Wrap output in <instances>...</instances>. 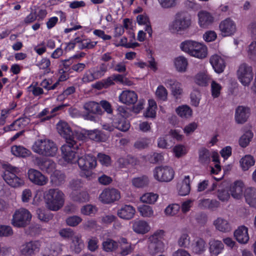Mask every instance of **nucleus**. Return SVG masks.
<instances>
[{
  "label": "nucleus",
  "instance_id": "nucleus-33",
  "mask_svg": "<svg viewBox=\"0 0 256 256\" xmlns=\"http://www.w3.org/2000/svg\"><path fill=\"white\" fill-rule=\"evenodd\" d=\"M209 250L212 256H217L222 252L224 245L221 241L218 240H211L209 242Z\"/></svg>",
  "mask_w": 256,
  "mask_h": 256
},
{
  "label": "nucleus",
  "instance_id": "nucleus-45",
  "mask_svg": "<svg viewBox=\"0 0 256 256\" xmlns=\"http://www.w3.org/2000/svg\"><path fill=\"white\" fill-rule=\"evenodd\" d=\"M254 157L251 155H246L240 160L242 168L244 170H248L250 166L254 165Z\"/></svg>",
  "mask_w": 256,
  "mask_h": 256
},
{
  "label": "nucleus",
  "instance_id": "nucleus-47",
  "mask_svg": "<svg viewBox=\"0 0 256 256\" xmlns=\"http://www.w3.org/2000/svg\"><path fill=\"white\" fill-rule=\"evenodd\" d=\"M210 80V76L204 72L198 74L195 78L196 82L200 86H206Z\"/></svg>",
  "mask_w": 256,
  "mask_h": 256
},
{
  "label": "nucleus",
  "instance_id": "nucleus-60",
  "mask_svg": "<svg viewBox=\"0 0 256 256\" xmlns=\"http://www.w3.org/2000/svg\"><path fill=\"white\" fill-rule=\"evenodd\" d=\"M12 234L13 231L10 226L0 225V236H9Z\"/></svg>",
  "mask_w": 256,
  "mask_h": 256
},
{
  "label": "nucleus",
  "instance_id": "nucleus-1",
  "mask_svg": "<svg viewBox=\"0 0 256 256\" xmlns=\"http://www.w3.org/2000/svg\"><path fill=\"white\" fill-rule=\"evenodd\" d=\"M61 150L64 160L72 164L76 162L78 155H82L86 152L83 140L66 143L61 147Z\"/></svg>",
  "mask_w": 256,
  "mask_h": 256
},
{
  "label": "nucleus",
  "instance_id": "nucleus-3",
  "mask_svg": "<svg viewBox=\"0 0 256 256\" xmlns=\"http://www.w3.org/2000/svg\"><path fill=\"white\" fill-rule=\"evenodd\" d=\"M20 170L19 168L8 164L6 165L2 178L11 187L14 188L22 187L24 184V180L20 176Z\"/></svg>",
  "mask_w": 256,
  "mask_h": 256
},
{
  "label": "nucleus",
  "instance_id": "nucleus-20",
  "mask_svg": "<svg viewBox=\"0 0 256 256\" xmlns=\"http://www.w3.org/2000/svg\"><path fill=\"white\" fill-rule=\"evenodd\" d=\"M250 114L249 108L240 106L237 107L235 112V120L238 124H244L246 122Z\"/></svg>",
  "mask_w": 256,
  "mask_h": 256
},
{
  "label": "nucleus",
  "instance_id": "nucleus-4",
  "mask_svg": "<svg viewBox=\"0 0 256 256\" xmlns=\"http://www.w3.org/2000/svg\"><path fill=\"white\" fill-rule=\"evenodd\" d=\"M181 50L190 56L204 58L207 56V48L201 43L191 40H186L180 44Z\"/></svg>",
  "mask_w": 256,
  "mask_h": 256
},
{
  "label": "nucleus",
  "instance_id": "nucleus-29",
  "mask_svg": "<svg viewBox=\"0 0 256 256\" xmlns=\"http://www.w3.org/2000/svg\"><path fill=\"white\" fill-rule=\"evenodd\" d=\"M115 128L122 132L127 131L130 124L128 120L124 116H116L112 120V123Z\"/></svg>",
  "mask_w": 256,
  "mask_h": 256
},
{
  "label": "nucleus",
  "instance_id": "nucleus-25",
  "mask_svg": "<svg viewBox=\"0 0 256 256\" xmlns=\"http://www.w3.org/2000/svg\"><path fill=\"white\" fill-rule=\"evenodd\" d=\"M134 208L130 205H124L117 212L118 216L121 218L129 220L133 218L135 214Z\"/></svg>",
  "mask_w": 256,
  "mask_h": 256
},
{
  "label": "nucleus",
  "instance_id": "nucleus-14",
  "mask_svg": "<svg viewBox=\"0 0 256 256\" xmlns=\"http://www.w3.org/2000/svg\"><path fill=\"white\" fill-rule=\"evenodd\" d=\"M120 198V192L115 188H105L99 196L100 200L104 204H110Z\"/></svg>",
  "mask_w": 256,
  "mask_h": 256
},
{
  "label": "nucleus",
  "instance_id": "nucleus-52",
  "mask_svg": "<svg viewBox=\"0 0 256 256\" xmlns=\"http://www.w3.org/2000/svg\"><path fill=\"white\" fill-rule=\"evenodd\" d=\"M178 245L182 248H188L190 245V237L187 234H181L178 240Z\"/></svg>",
  "mask_w": 256,
  "mask_h": 256
},
{
  "label": "nucleus",
  "instance_id": "nucleus-2",
  "mask_svg": "<svg viewBox=\"0 0 256 256\" xmlns=\"http://www.w3.org/2000/svg\"><path fill=\"white\" fill-rule=\"evenodd\" d=\"M33 152L39 155L46 157L54 156L58 152L56 144L48 139L37 140L32 146Z\"/></svg>",
  "mask_w": 256,
  "mask_h": 256
},
{
  "label": "nucleus",
  "instance_id": "nucleus-32",
  "mask_svg": "<svg viewBox=\"0 0 256 256\" xmlns=\"http://www.w3.org/2000/svg\"><path fill=\"white\" fill-rule=\"evenodd\" d=\"M12 154L17 157L26 158L30 156L31 152L23 146L14 145L11 147Z\"/></svg>",
  "mask_w": 256,
  "mask_h": 256
},
{
  "label": "nucleus",
  "instance_id": "nucleus-27",
  "mask_svg": "<svg viewBox=\"0 0 256 256\" xmlns=\"http://www.w3.org/2000/svg\"><path fill=\"white\" fill-rule=\"evenodd\" d=\"M114 60H112V64L110 66L108 64L102 62L98 66L94 68L92 71L96 80H98L104 76L106 72L109 68H112L114 66Z\"/></svg>",
  "mask_w": 256,
  "mask_h": 256
},
{
  "label": "nucleus",
  "instance_id": "nucleus-13",
  "mask_svg": "<svg viewBox=\"0 0 256 256\" xmlns=\"http://www.w3.org/2000/svg\"><path fill=\"white\" fill-rule=\"evenodd\" d=\"M238 78L244 86H248L253 78L252 66L246 63L241 64L237 72Z\"/></svg>",
  "mask_w": 256,
  "mask_h": 256
},
{
  "label": "nucleus",
  "instance_id": "nucleus-55",
  "mask_svg": "<svg viewBox=\"0 0 256 256\" xmlns=\"http://www.w3.org/2000/svg\"><path fill=\"white\" fill-rule=\"evenodd\" d=\"M178 0H158L160 6L164 8H170L177 5Z\"/></svg>",
  "mask_w": 256,
  "mask_h": 256
},
{
  "label": "nucleus",
  "instance_id": "nucleus-31",
  "mask_svg": "<svg viewBox=\"0 0 256 256\" xmlns=\"http://www.w3.org/2000/svg\"><path fill=\"white\" fill-rule=\"evenodd\" d=\"M210 62L215 72L217 73L223 72L224 70V60L218 55H214L210 58Z\"/></svg>",
  "mask_w": 256,
  "mask_h": 256
},
{
  "label": "nucleus",
  "instance_id": "nucleus-49",
  "mask_svg": "<svg viewBox=\"0 0 256 256\" xmlns=\"http://www.w3.org/2000/svg\"><path fill=\"white\" fill-rule=\"evenodd\" d=\"M158 196L152 192L146 193L140 197V201L144 203L154 204L158 200Z\"/></svg>",
  "mask_w": 256,
  "mask_h": 256
},
{
  "label": "nucleus",
  "instance_id": "nucleus-53",
  "mask_svg": "<svg viewBox=\"0 0 256 256\" xmlns=\"http://www.w3.org/2000/svg\"><path fill=\"white\" fill-rule=\"evenodd\" d=\"M156 95L160 100L165 101L167 100L168 91L164 86L160 85L156 90Z\"/></svg>",
  "mask_w": 256,
  "mask_h": 256
},
{
  "label": "nucleus",
  "instance_id": "nucleus-59",
  "mask_svg": "<svg viewBox=\"0 0 256 256\" xmlns=\"http://www.w3.org/2000/svg\"><path fill=\"white\" fill-rule=\"evenodd\" d=\"M222 89V86L220 84L214 80H212L211 84L212 94L214 98H218Z\"/></svg>",
  "mask_w": 256,
  "mask_h": 256
},
{
  "label": "nucleus",
  "instance_id": "nucleus-57",
  "mask_svg": "<svg viewBox=\"0 0 256 256\" xmlns=\"http://www.w3.org/2000/svg\"><path fill=\"white\" fill-rule=\"evenodd\" d=\"M200 99V93L199 91L194 90L190 94L192 104L196 107L198 106Z\"/></svg>",
  "mask_w": 256,
  "mask_h": 256
},
{
  "label": "nucleus",
  "instance_id": "nucleus-48",
  "mask_svg": "<svg viewBox=\"0 0 256 256\" xmlns=\"http://www.w3.org/2000/svg\"><path fill=\"white\" fill-rule=\"evenodd\" d=\"M140 214L146 218H150L154 216V210L152 208L148 205L142 204L138 207Z\"/></svg>",
  "mask_w": 256,
  "mask_h": 256
},
{
  "label": "nucleus",
  "instance_id": "nucleus-36",
  "mask_svg": "<svg viewBox=\"0 0 256 256\" xmlns=\"http://www.w3.org/2000/svg\"><path fill=\"white\" fill-rule=\"evenodd\" d=\"M118 242L112 239L106 238L102 243V248L106 252H112L118 247Z\"/></svg>",
  "mask_w": 256,
  "mask_h": 256
},
{
  "label": "nucleus",
  "instance_id": "nucleus-10",
  "mask_svg": "<svg viewBox=\"0 0 256 256\" xmlns=\"http://www.w3.org/2000/svg\"><path fill=\"white\" fill-rule=\"evenodd\" d=\"M80 169L84 171V174L86 177L90 179L92 172L90 170L95 168L96 165V158L92 154L78 155L76 161Z\"/></svg>",
  "mask_w": 256,
  "mask_h": 256
},
{
  "label": "nucleus",
  "instance_id": "nucleus-43",
  "mask_svg": "<svg viewBox=\"0 0 256 256\" xmlns=\"http://www.w3.org/2000/svg\"><path fill=\"white\" fill-rule=\"evenodd\" d=\"M137 22L139 24H145V31H146L150 37L152 36V30L150 22H148V18L145 16L140 14L136 18Z\"/></svg>",
  "mask_w": 256,
  "mask_h": 256
},
{
  "label": "nucleus",
  "instance_id": "nucleus-26",
  "mask_svg": "<svg viewBox=\"0 0 256 256\" xmlns=\"http://www.w3.org/2000/svg\"><path fill=\"white\" fill-rule=\"evenodd\" d=\"M62 250V244L58 242H54L45 248L42 256H58Z\"/></svg>",
  "mask_w": 256,
  "mask_h": 256
},
{
  "label": "nucleus",
  "instance_id": "nucleus-63",
  "mask_svg": "<svg viewBox=\"0 0 256 256\" xmlns=\"http://www.w3.org/2000/svg\"><path fill=\"white\" fill-rule=\"evenodd\" d=\"M60 235L64 238H70L72 240L74 236L76 235L74 234V232L70 228H63L60 230Z\"/></svg>",
  "mask_w": 256,
  "mask_h": 256
},
{
  "label": "nucleus",
  "instance_id": "nucleus-7",
  "mask_svg": "<svg viewBox=\"0 0 256 256\" xmlns=\"http://www.w3.org/2000/svg\"><path fill=\"white\" fill-rule=\"evenodd\" d=\"M164 234L163 230H158L148 238V252L152 256L164 252V244L162 241Z\"/></svg>",
  "mask_w": 256,
  "mask_h": 256
},
{
  "label": "nucleus",
  "instance_id": "nucleus-51",
  "mask_svg": "<svg viewBox=\"0 0 256 256\" xmlns=\"http://www.w3.org/2000/svg\"><path fill=\"white\" fill-rule=\"evenodd\" d=\"M253 134L250 131L246 132L239 140V144L242 148H246L250 143Z\"/></svg>",
  "mask_w": 256,
  "mask_h": 256
},
{
  "label": "nucleus",
  "instance_id": "nucleus-44",
  "mask_svg": "<svg viewBox=\"0 0 256 256\" xmlns=\"http://www.w3.org/2000/svg\"><path fill=\"white\" fill-rule=\"evenodd\" d=\"M174 65L178 71L185 72L188 66L187 60L183 56H180L175 59Z\"/></svg>",
  "mask_w": 256,
  "mask_h": 256
},
{
  "label": "nucleus",
  "instance_id": "nucleus-22",
  "mask_svg": "<svg viewBox=\"0 0 256 256\" xmlns=\"http://www.w3.org/2000/svg\"><path fill=\"white\" fill-rule=\"evenodd\" d=\"M234 236L240 244H246L249 240L248 228L244 226H241L234 232Z\"/></svg>",
  "mask_w": 256,
  "mask_h": 256
},
{
  "label": "nucleus",
  "instance_id": "nucleus-12",
  "mask_svg": "<svg viewBox=\"0 0 256 256\" xmlns=\"http://www.w3.org/2000/svg\"><path fill=\"white\" fill-rule=\"evenodd\" d=\"M174 170L168 166H157L154 170V178L160 182H170L174 178Z\"/></svg>",
  "mask_w": 256,
  "mask_h": 256
},
{
  "label": "nucleus",
  "instance_id": "nucleus-21",
  "mask_svg": "<svg viewBox=\"0 0 256 256\" xmlns=\"http://www.w3.org/2000/svg\"><path fill=\"white\" fill-rule=\"evenodd\" d=\"M120 102L127 105L134 104L138 101V95L132 90H124L119 96Z\"/></svg>",
  "mask_w": 256,
  "mask_h": 256
},
{
  "label": "nucleus",
  "instance_id": "nucleus-64",
  "mask_svg": "<svg viewBox=\"0 0 256 256\" xmlns=\"http://www.w3.org/2000/svg\"><path fill=\"white\" fill-rule=\"evenodd\" d=\"M174 152L176 155V156L178 158H180L186 153V150L184 146L178 144L176 146L174 149Z\"/></svg>",
  "mask_w": 256,
  "mask_h": 256
},
{
  "label": "nucleus",
  "instance_id": "nucleus-17",
  "mask_svg": "<svg viewBox=\"0 0 256 256\" xmlns=\"http://www.w3.org/2000/svg\"><path fill=\"white\" fill-rule=\"evenodd\" d=\"M166 86L171 91L172 94L178 100L181 98L183 94V88L181 83L175 79L168 78L164 82Z\"/></svg>",
  "mask_w": 256,
  "mask_h": 256
},
{
  "label": "nucleus",
  "instance_id": "nucleus-34",
  "mask_svg": "<svg viewBox=\"0 0 256 256\" xmlns=\"http://www.w3.org/2000/svg\"><path fill=\"white\" fill-rule=\"evenodd\" d=\"M219 206L220 202L215 200L206 198L199 200L198 206L202 209H209L214 210Z\"/></svg>",
  "mask_w": 256,
  "mask_h": 256
},
{
  "label": "nucleus",
  "instance_id": "nucleus-35",
  "mask_svg": "<svg viewBox=\"0 0 256 256\" xmlns=\"http://www.w3.org/2000/svg\"><path fill=\"white\" fill-rule=\"evenodd\" d=\"M84 108L87 112L98 114H102L100 106L94 102H89L86 103L84 106Z\"/></svg>",
  "mask_w": 256,
  "mask_h": 256
},
{
  "label": "nucleus",
  "instance_id": "nucleus-46",
  "mask_svg": "<svg viewBox=\"0 0 256 256\" xmlns=\"http://www.w3.org/2000/svg\"><path fill=\"white\" fill-rule=\"evenodd\" d=\"M236 31V26L230 18L225 20V36L233 34Z\"/></svg>",
  "mask_w": 256,
  "mask_h": 256
},
{
  "label": "nucleus",
  "instance_id": "nucleus-38",
  "mask_svg": "<svg viewBox=\"0 0 256 256\" xmlns=\"http://www.w3.org/2000/svg\"><path fill=\"white\" fill-rule=\"evenodd\" d=\"M51 182L56 186H59L63 184L65 181L66 176L60 171L55 170L51 174Z\"/></svg>",
  "mask_w": 256,
  "mask_h": 256
},
{
  "label": "nucleus",
  "instance_id": "nucleus-39",
  "mask_svg": "<svg viewBox=\"0 0 256 256\" xmlns=\"http://www.w3.org/2000/svg\"><path fill=\"white\" fill-rule=\"evenodd\" d=\"M132 185L138 188H142L148 185L150 180L148 176L143 175L134 178L132 180Z\"/></svg>",
  "mask_w": 256,
  "mask_h": 256
},
{
  "label": "nucleus",
  "instance_id": "nucleus-23",
  "mask_svg": "<svg viewBox=\"0 0 256 256\" xmlns=\"http://www.w3.org/2000/svg\"><path fill=\"white\" fill-rule=\"evenodd\" d=\"M198 24L201 28H207L214 22V17L212 14L206 10L200 11L198 12Z\"/></svg>",
  "mask_w": 256,
  "mask_h": 256
},
{
  "label": "nucleus",
  "instance_id": "nucleus-6",
  "mask_svg": "<svg viewBox=\"0 0 256 256\" xmlns=\"http://www.w3.org/2000/svg\"><path fill=\"white\" fill-rule=\"evenodd\" d=\"M64 194L58 188L50 189L45 196V200L48 209L56 211L60 210L64 204Z\"/></svg>",
  "mask_w": 256,
  "mask_h": 256
},
{
  "label": "nucleus",
  "instance_id": "nucleus-41",
  "mask_svg": "<svg viewBox=\"0 0 256 256\" xmlns=\"http://www.w3.org/2000/svg\"><path fill=\"white\" fill-rule=\"evenodd\" d=\"M71 198L74 201L84 202L88 200V194L84 191H74L71 194Z\"/></svg>",
  "mask_w": 256,
  "mask_h": 256
},
{
  "label": "nucleus",
  "instance_id": "nucleus-28",
  "mask_svg": "<svg viewBox=\"0 0 256 256\" xmlns=\"http://www.w3.org/2000/svg\"><path fill=\"white\" fill-rule=\"evenodd\" d=\"M244 197L246 202L251 207L256 208V189L248 188L245 190Z\"/></svg>",
  "mask_w": 256,
  "mask_h": 256
},
{
  "label": "nucleus",
  "instance_id": "nucleus-37",
  "mask_svg": "<svg viewBox=\"0 0 256 256\" xmlns=\"http://www.w3.org/2000/svg\"><path fill=\"white\" fill-rule=\"evenodd\" d=\"M84 247V244L81 239V236L79 234H77L74 236L72 240V244L70 246L71 250L75 253L78 254L82 251Z\"/></svg>",
  "mask_w": 256,
  "mask_h": 256
},
{
  "label": "nucleus",
  "instance_id": "nucleus-40",
  "mask_svg": "<svg viewBox=\"0 0 256 256\" xmlns=\"http://www.w3.org/2000/svg\"><path fill=\"white\" fill-rule=\"evenodd\" d=\"M190 190V180L188 176H185L178 190V194L182 196L188 195Z\"/></svg>",
  "mask_w": 256,
  "mask_h": 256
},
{
  "label": "nucleus",
  "instance_id": "nucleus-15",
  "mask_svg": "<svg viewBox=\"0 0 256 256\" xmlns=\"http://www.w3.org/2000/svg\"><path fill=\"white\" fill-rule=\"evenodd\" d=\"M35 164L42 171L50 174L56 170V164L49 158L37 157Z\"/></svg>",
  "mask_w": 256,
  "mask_h": 256
},
{
  "label": "nucleus",
  "instance_id": "nucleus-11",
  "mask_svg": "<svg viewBox=\"0 0 256 256\" xmlns=\"http://www.w3.org/2000/svg\"><path fill=\"white\" fill-rule=\"evenodd\" d=\"M32 214L26 209L20 208L16 210L12 216V224L13 226L22 228L26 226L31 220Z\"/></svg>",
  "mask_w": 256,
  "mask_h": 256
},
{
  "label": "nucleus",
  "instance_id": "nucleus-61",
  "mask_svg": "<svg viewBox=\"0 0 256 256\" xmlns=\"http://www.w3.org/2000/svg\"><path fill=\"white\" fill-rule=\"evenodd\" d=\"M96 212V207L91 204H87L81 208V212L86 216L94 214Z\"/></svg>",
  "mask_w": 256,
  "mask_h": 256
},
{
  "label": "nucleus",
  "instance_id": "nucleus-9",
  "mask_svg": "<svg viewBox=\"0 0 256 256\" xmlns=\"http://www.w3.org/2000/svg\"><path fill=\"white\" fill-rule=\"evenodd\" d=\"M212 158V162H215V170L213 167L211 168V172L216 174L221 170L219 155L217 152H213L212 153L206 148H202L198 152V160L202 164H208L210 161V158Z\"/></svg>",
  "mask_w": 256,
  "mask_h": 256
},
{
  "label": "nucleus",
  "instance_id": "nucleus-5",
  "mask_svg": "<svg viewBox=\"0 0 256 256\" xmlns=\"http://www.w3.org/2000/svg\"><path fill=\"white\" fill-rule=\"evenodd\" d=\"M190 16L184 12H178L174 20L169 25V30L172 33L181 34L191 25Z\"/></svg>",
  "mask_w": 256,
  "mask_h": 256
},
{
  "label": "nucleus",
  "instance_id": "nucleus-58",
  "mask_svg": "<svg viewBox=\"0 0 256 256\" xmlns=\"http://www.w3.org/2000/svg\"><path fill=\"white\" fill-rule=\"evenodd\" d=\"M82 221V219L80 216H69L66 219V224L70 226H76Z\"/></svg>",
  "mask_w": 256,
  "mask_h": 256
},
{
  "label": "nucleus",
  "instance_id": "nucleus-54",
  "mask_svg": "<svg viewBox=\"0 0 256 256\" xmlns=\"http://www.w3.org/2000/svg\"><path fill=\"white\" fill-rule=\"evenodd\" d=\"M180 208V206L178 204H172L166 208L164 212L166 215L172 216L178 213Z\"/></svg>",
  "mask_w": 256,
  "mask_h": 256
},
{
  "label": "nucleus",
  "instance_id": "nucleus-56",
  "mask_svg": "<svg viewBox=\"0 0 256 256\" xmlns=\"http://www.w3.org/2000/svg\"><path fill=\"white\" fill-rule=\"evenodd\" d=\"M98 160L103 166H108L110 164L111 158L108 155L102 153L98 154Z\"/></svg>",
  "mask_w": 256,
  "mask_h": 256
},
{
  "label": "nucleus",
  "instance_id": "nucleus-50",
  "mask_svg": "<svg viewBox=\"0 0 256 256\" xmlns=\"http://www.w3.org/2000/svg\"><path fill=\"white\" fill-rule=\"evenodd\" d=\"M176 110L178 114L183 118H188L192 114V110L186 105L178 106Z\"/></svg>",
  "mask_w": 256,
  "mask_h": 256
},
{
  "label": "nucleus",
  "instance_id": "nucleus-18",
  "mask_svg": "<svg viewBox=\"0 0 256 256\" xmlns=\"http://www.w3.org/2000/svg\"><path fill=\"white\" fill-rule=\"evenodd\" d=\"M28 176L30 180L33 184L42 186L48 182V178L40 171L30 168L28 172Z\"/></svg>",
  "mask_w": 256,
  "mask_h": 256
},
{
  "label": "nucleus",
  "instance_id": "nucleus-62",
  "mask_svg": "<svg viewBox=\"0 0 256 256\" xmlns=\"http://www.w3.org/2000/svg\"><path fill=\"white\" fill-rule=\"evenodd\" d=\"M248 54L250 58L253 60H256V42H252L249 45Z\"/></svg>",
  "mask_w": 256,
  "mask_h": 256
},
{
  "label": "nucleus",
  "instance_id": "nucleus-8",
  "mask_svg": "<svg viewBox=\"0 0 256 256\" xmlns=\"http://www.w3.org/2000/svg\"><path fill=\"white\" fill-rule=\"evenodd\" d=\"M58 133L66 140V143L70 144L78 140H84L85 136L82 132H73L68 123L61 122L57 124Z\"/></svg>",
  "mask_w": 256,
  "mask_h": 256
},
{
  "label": "nucleus",
  "instance_id": "nucleus-19",
  "mask_svg": "<svg viewBox=\"0 0 256 256\" xmlns=\"http://www.w3.org/2000/svg\"><path fill=\"white\" fill-rule=\"evenodd\" d=\"M40 247L39 241H30L22 245L20 251L23 254L31 256L38 252Z\"/></svg>",
  "mask_w": 256,
  "mask_h": 256
},
{
  "label": "nucleus",
  "instance_id": "nucleus-42",
  "mask_svg": "<svg viewBox=\"0 0 256 256\" xmlns=\"http://www.w3.org/2000/svg\"><path fill=\"white\" fill-rule=\"evenodd\" d=\"M88 135L90 139L96 142H104L106 140L103 132L98 130H88Z\"/></svg>",
  "mask_w": 256,
  "mask_h": 256
},
{
  "label": "nucleus",
  "instance_id": "nucleus-30",
  "mask_svg": "<svg viewBox=\"0 0 256 256\" xmlns=\"http://www.w3.org/2000/svg\"><path fill=\"white\" fill-rule=\"evenodd\" d=\"M192 252L196 254H201L206 250V242L202 238H195L191 245Z\"/></svg>",
  "mask_w": 256,
  "mask_h": 256
},
{
  "label": "nucleus",
  "instance_id": "nucleus-24",
  "mask_svg": "<svg viewBox=\"0 0 256 256\" xmlns=\"http://www.w3.org/2000/svg\"><path fill=\"white\" fill-rule=\"evenodd\" d=\"M133 230L138 234H145L150 230L148 223L143 220H136L132 222Z\"/></svg>",
  "mask_w": 256,
  "mask_h": 256
},
{
  "label": "nucleus",
  "instance_id": "nucleus-16",
  "mask_svg": "<svg viewBox=\"0 0 256 256\" xmlns=\"http://www.w3.org/2000/svg\"><path fill=\"white\" fill-rule=\"evenodd\" d=\"M245 186L241 180H237L231 184L228 189L229 195L236 200H240L242 198Z\"/></svg>",
  "mask_w": 256,
  "mask_h": 256
}]
</instances>
